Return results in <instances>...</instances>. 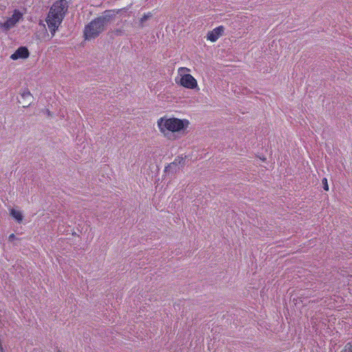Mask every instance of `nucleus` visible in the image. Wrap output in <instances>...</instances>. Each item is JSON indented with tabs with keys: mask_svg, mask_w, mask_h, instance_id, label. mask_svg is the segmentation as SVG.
I'll return each mask as SVG.
<instances>
[{
	"mask_svg": "<svg viewBox=\"0 0 352 352\" xmlns=\"http://www.w3.org/2000/svg\"><path fill=\"white\" fill-rule=\"evenodd\" d=\"M190 124L187 119L164 116L159 118L157 125L162 135L169 140L177 138V134H184Z\"/></svg>",
	"mask_w": 352,
	"mask_h": 352,
	"instance_id": "obj_1",
	"label": "nucleus"
},
{
	"mask_svg": "<svg viewBox=\"0 0 352 352\" xmlns=\"http://www.w3.org/2000/svg\"><path fill=\"white\" fill-rule=\"evenodd\" d=\"M67 8L68 6L66 0L57 1L52 6L47 16L46 22L52 34H54L62 23Z\"/></svg>",
	"mask_w": 352,
	"mask_h": 352,
	"instance_id": "obj_2",
	"label": "nucleus"
},
{
	"mask_svg": "<svg viewBox=\"0 0 352 352\" xmlns=\"http://www.w3.org/2000/svg\"><path fill=\"white\" fill-rule=\"evenodd\" d=\"M190 72V69L188 67H179L177 69V76L175 79V82L186 89H197L198 88L197 81Z\"/></svg>",
	"mask_w": 352,
	"mask_h": 352,
	"instance_id": "obj_3",
	"label": "nucleus"
},
{
	"mask_svg": "<svg viewBox=\"0 0 352 352\" xmlns=\"http://www.w3.org/2000/svg\"><path fill=\"white\" fill-rule=\"evenodd\" d=\"M108 19L105 16L98 17L92 21L85 29V37L86 40H90L97 36L104 29Z\"/></svg>",
	"mask_w": 352,
	"mask_h": 352,
	"instance_id": "obj_4",
	"label": "nucleus"
},
{
	"mask_svg": "<svg viewBox=\"0 0 352 352\" xmlns=\"http://www.w3.org/2000/svg\"><path fill=\"white\" fill-rule=\"evenodd\" d=\"M22 19V12L19 10H14L12 14L8 17L7 20L4 23H0V27L4 30H8L14 28Z\"/></svg>",
	"mask_w": 352,
	"mask_h": 352,
	"instance_id": "obj_5",
	"label": "nucleus"
},
{
	"mask_svg": "<svg viewBox=\"0 0 352 352\" xmlns=\"http://www.w3.org/2000/svg\"><path fill=\"white\" fill-rule=\"evenodd\" d=\"M33 96L28 89H24L18 99V102L23 108L29 107L32 102Z\"/></svg>",
	"mask_w": 352,
	"mask_h": 352,
	"instance_id": "obj_6",
	"label": "nucleus"
},
{
	"mask_svg": "<svg viewBox=\"0 0 352 352\" xmlns=\"http://www.w3.org/2000/svg\"><path fill=\"white\" fill-rule=\"evenodd\" d=\"M30 52L28 48L21 46L10 56V58L12 60L25 59L28 58Z\"/></svg>",
	"mask_w": 352,
	"mask_h": 352,
	"instance_id": "obj_7",
	"label": "nucleus"
},
{
	"mask_svg": "<svg viewBox=\"0 0 352 352\" xmlns=\"http://www.w3.org/2000/svg\"><path fill=\"white\" fill-rule=\"evenodd\" d=\"M224 32V28L219 26L207 34V40L210 42H215Z\"/></svg>",
	"mask_w": 352,
	"mask_h": 352,
	"instance_id": "obj_8",
	"label": "nucleus"
},
{
	"mask_svg": "<svg viewBox=\"0 0 352 352\" xmlns=\"http://www.w3.org/2000/svg\"><path fill=\"white\" fill-rule=\"evenodd\" d=\"M185 163V158L182 156H177L175 158L174 161L170 163L168 166L165 167V171H169L173 168V167H176L179 165L184 166Z\"/></svg>",
	"mask_w": 352,
	"mask_h": 352,
	"instance_id": "obj_9",
	"label": "nucleus"
},
{
	"mask_svg": "<svg viewBox=\"0 0 352 352\" xmlns=\"http://www.w3.org/2000/svg\"><path fill=\"white\" fill-rule=\"evenodd\" d=\"M10 214L19 223L23 221V216L22 212L19 210L12 208L10 210Z\"/></svg>",
	"mask_w": 352,
	"mask_h": 352,
	"instance_id": "obj_10",
	"label": "nucleus"
},
{
	"mask_svg": "<svg viewBox=\"0 0 352 352\" xmlns=\"http://www.w3.org/2000/svg\"><path fill=\"white\" fill-rule=\"evenodd\" d=\"M342 352H352V342L346 343Z\"/></svg>",
	"mask_w": 352,
	"mask_h": 352,
	"instance_id": "obj_11",
	"label": "nucleus"
},
{
	"mask_svg": "<svg viewBox=\"0 0 352 352\" xmlns=\"http://www.w3.org/2000/svg\"><path fill=\"white\" fill-rule=\"evenodd\" d=\"M322 183L323 184V188L324 190H329V185H328V182H327V178H323L322 180Z\"/></svg>",
	"mask_w": 352,
	"mask_h": 352,
	"instance_id": "obj_12",
	"label": "nucleus"
},
{
	"mask_svg": "<svg viewBox=\"0 0 352 352\" xmlns=\"http://www.w3.org/2000/svg\"><path fill=\"white\" fill-rule=\"evenodd\" d=\"M15 238V235L14 234H11L10 236H9V240L10 241H12L14 240Z\"/></svg>",
	"mask_w": 352,
	"mask_h": 352,
	"instance_id": "obj_13",
	"label": "nucleus"
},
{
	"mask_svg": "<svg viewBox=\"0 0 352 352\" xmlns=\"http://www.w3.org/2000/svg\"><path fill=\"white\" fill-rule=\"evenodd\" d=\"M148 17H149V16H148V15H144V16L141 19V21H142V22H143L144 20H146Z\"/></svg>",
	"mask_w": 352,
	"mask_h": 352,
	"instance_id": "obj_14",
	"label": "nucleus"
}]
</instances>
